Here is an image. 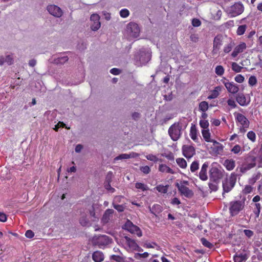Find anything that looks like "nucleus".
Segmentation results:
<instances>
[{
  "mask_svg": "<svg viewBox=\"0 0 262 262\" xmlns=\"http://www.w3.org/2000/svg\"><path fill=\"white\" fill-rule=\"evenodd\" d=\"M245 199H243L242 200H235L230 202L229 211L231 216L237 215L244 209L245 206Z\"/></svg>",
  "mask_w": 262,
  "mask_h": 262,
  "instance_id": "f257e3e1",
  "label": "nucleus"
},
{
  "mask_svg": "<svg viewBox=\"0 0 262 262\" xmlns=\"http://www.w3.org/2000/svg\"><path fill=\"white\" fill-rule=\"evenodd\" d=\"M182 126L181 123L175 122L169 128L168 132L171 139L174 141H177L181 136Z\"/></svg>",
  "mask_w": 262,
  "mask_h": 262,
  "instance_id": "f03ea898",
  "label": "nucleus"
},
{
  "mask_svg": "<svg viewBox=\"0 0 262 262\" xmlns=\"http://www.w3.org/2000/svg\"><path fill=\"white\" fill-rule=\"evenodd\" d=\"M189 183L187 181H182L180 183H177L176 186L177 187L181 195L185 196L186 198H191L193 196V191L190 190L188 186Z\"/></svg>",
  "mask_w": 262,
  "mask_h": 262,
  "instance_id": "7ed1b4c3",
  "label": "nucleus"
},
{
  "mask_svg": "<svg viewBox=\"0 0 262 262\" xmlns=\"http://www.w3.org/2000/svg\"><path fill=\"white\" fill-rule=\"evenodd\" d=\"M236 179L237 174L234 172H232L231 173L229 178L223 182L224 191L223 195H224V193H228L232 189L236 183Z\"/></svg>",
  "mask_w": 262,
  "mask_h": 262,
  "instance_id": "20e7f679",
  "label": "nucleus"
},
{
  "mask_svg": "<svg viewBox=\"0 0 262 262\" xmlns=\"http://www.w3.org/2000/svg\"><path fill=\"white\" fill-rule=\"evenodd\" d=\"M223 176V171L217 167H212L209 170L210 180L213 182L218 183Z\"/></svg>",
  "mask_w": 262,
  "mask_h": 262,
  "instance_id": "39448f33",
  "label": "nucleus"
},
{
  "mask_svg": "<svg viewBox=\"0 0 262 262\" xmlns=\"http://www.w3.org/2000/svg\"><path fill=\"white\" fill-rule=\"evenodd\" d=\"M123 229L127 230L132 234H136L138 237L142 235L141 229L137 226L135 225L129 220H127L123 226Z\"/></svg>",
  "mask_w": 262,
  "mask_h": 262,
  "instance_id": "423d86ee",
  "label": "nucleus"
},
{
  "mask_svg": "<svg viewBox=\"0 0 262 262\" xmlns=\"http://www.w3.org/2000/svg\"><path fill=\"white\" fill-rule=\"evenodd\" d=\"M111 242V239L107 235H101L93 239L94 245L98 246L99 248L108 245Z\"/></svg>",
  "mask_w": 262,
  "mask_h": 262,
  "instance_id": "0eeeda50",
  "label": "nucleus"
},
{
  "mask_svg": "<svg viewBox=\"0 0 262 262\" xmlns=\"http://www.w3.org/2000/svg\"><path fill=\"white\" fill-rule=\"evenodd\" d=\"M221 81L224 84L228 92L236 94L238 92L239 88L238 85L233 82H229V80L225 77H223Z\"/></svg>",
  "mask_w": 262,
  "mask_h": 262,
  "instance_id": "6e6552de",
  "label": "nucleus"
},
{
  "mask_svg": "<svg viewBox=\"0 0 262 262\" xmlns=\"http://www.w3.org/2000/svg\"><path fill=\"white\" fill-rule=\"evenodd\" d=\"M244 10L243 5L241 3H236L230 7L229 13L232 17H235L241 14Z\"/></svg>",
  "mask_w": 262,
  "mask_h": 262,
  "instance_id": "1a4fd4ad",
  "label": "nucleus"
},
{
  "mask_svg": "<svg viewBox=\"0 0 262 262\" xmlns=\"http://www.w3.org/2000/svg\"><path fill=\"white\" fill-rule=\"evenodd\" d=\"M183 155L187 159L191 158L195 154V148L190 145H184L182 147Z\"/></svg>",
  "mask_w": 262,
  "mask_h": 262,
  "instance_id": "9d476101",
  "label": "nucleus"
},
{
  "mask_svg": "<svg viewBox=\"0 0 262 262\" xmlns=\"http://www.w3.org/2000/svg\"><path fill=\"white\" fill-rule=\"evenodd\" d=\"M127 31L130 36L136 38L139 36L140 33L139 27L136 23H130L127 25Z\"/></svg>",
  "mask_w": 262,
  "mask_h": 262,
  "instance_id": "9b49d317",
  "label": "nucleus"
},
{
  "mask_svg": "<svg viewBox=\"0 0 262 262\" xmlns=\"http://www.w3.org/2000/svg\"><path fill=\"white\" fill-rule=\"evenodd\" d=\"M90 19L93 22L91 27L92 30L93 31L98 30L101 26L99 15L97 14H93L91 16Z\"/></svg>",
  "mask_w": 262,
  "mask_h": 262,
  "instance_id": "f8f14e48",
  "label": "nucleus"
},
{
  "mask_svg": "<svg viewBox=\"0 0 262 262\" xmlns=\"http://www.w3.org/2000/svg\"><path fill=\"white\" fill-rule=\"evenodd\" d=\"M235 119L237 122H238L241 126L244 127H249V121L247 118L243 114L240 113H234Z\"/></svg>",
  "mask_w": 262,
  "mask_h": 262,
  "instance_id": "ddd939ff",
  "label": "nucleus"
},
{
  "mask_svg": "<svg viewBox=\"0 0 262 262\" xmlns=\"http://www.w3.org/2000/svg\"><path fill=\"white\" fill-rule=\"evenodd\" d=\"M247 48L246 43L244 42H241L239 45L235 46L232 52L231 56L232 58L236 57L238 55L243 52Z\"/></svg>",
  "mask_w": 262,
  "mask_h": 262,
  "instance_id": "4468645a",
  "label": "nucleus"
},
{
  "mask_svg": "<svg viewBox=\"0 0 262 262\" xmlns=\"http://www.w3.org/2000/svg\"><path fill=\"white\" fill-rule=\"evenodd\" d=\"M48 11L53 16L57 17H60L62 14L61 9L55 5H50L47 7Z\"/></svg>",
  "mask_w": 262,
  "mask_h": 262,
  "instance_id": "2eb2a0df",
  "label": "nucleus"
},
{
  "mask_svg": "<svg viewBox=\"0 0 262 262\" xmlns=\"http://www.w3.org/2000/svg\"><path fill=\"white\" fill-rule=\"evenodd\" d=\"M126 248L127 251H134L136 249L138 248V244L136 243L135 241L132 238L125 236Z\"/></svg>",
  "mask_w": 262,
  "mask_h": 262,
  "instance_id": "dca6fc26",
  "label": "nucleus"
},
{
  "mask_svg": "<svg viewBox=\"0 0 262 262\" xmlns=\"http://www.w3.org/2000/svg\"><path fill=\"white\" fill-rule=\"evenodd\" d=\"M209 166L208 162H205L202 166L201 170L199 172V178L202 181H206L208 179L207 174V168Z\"/></svg>",
  "mask_w": 262,
  "mask_h": 262,
  "instance_id": "f3484780",
  "label": "nucleus"
},
{
  "mask_svg": "<svg viewBox=\"0 0 262 262\" xmlns=\"http://www.w3.org/2000/svg\"><path fill=\"white\" fill-rule=\"evenodd\" d=\"M149 211L153 214L156 217L163 211V207L159 204H154L152 207H149Z\"/></svg>",
  "mask_w": 262,
  "mask_h": 262,
  "instance_id": "a211bd4d",
  "label": "nucleus"
},
{
  "mask_svg": "<svg viewBox=\"0 0 262 262\" xmlns=\"http://www.w3.org/2000/svg\"><path fill=\"white\" fill-rule=\"evenodd\" d=\"M114 213V211L112 209H106L101 219L102 222L104 224H106L108 222L111 217L113 216V215Z\"/></svg>",
  "mask_w": 262,
  "mask_h": 262,
  "instance_id": "6ab92c4d",
  "label": "nucleus"
},
{
  "mask_svg": "<svg viewBox=\"0 0 262 262\" xmlns=\"http://www.w3.org/2000/svg\"><path fill=\"white\" fill-rule=\"evenodd\" d=\"M138 156V154L136 152H132L129 154H122L119 155L118 156L116 157V158H115L114 160L117 161V160H122V159H129L131 158H136Z\"/></svg>",
  "mask_w": 262,
  "mask_h": 262,
  "instance_id": "aec40b11",
  "label": "nucleus"
},
{
  "mask_svg": "<svg viewBox=\"0 0 262 262\" xmlns=\"http://www.w3.org/2000/svg\"><path fill=\"white\" fill-rule=\"evenodd\" d=\"M190 136L192 140L195 142L199 143V138L198 137V131L196 126L192 124L190 130Z\"/></svg>",
  "mask_w": 262,
  "mask_h": 262,
  "instance_id": "412c9836",
  "label": "nucleus"
},
{
  "mask_svg": "<svg viewBox=\"0 0 262 262\" xmlns=\"http://www.w3.org/2000/svg\"><path fill=\"white\" fill-rule=\"evenodd\" d=\"M256 158L255 157H252V163L248 164L245 166H242L240 167V171L244 173L246 172L247 170L254 167L256 166Z\"/></svg>",
  "mask_w": 262,
  "mask_h": 262,
  "instance_id": "4be33fe9",
  "label": "nucleus"
},
{
  "mask_svg": "<svg viewBox=\"0 0 262 262\" xmlns=\"http://www.w3.org/2000/svg\"><path fill=\"white\" fill-rule=\"evenodd\" d=\"M104 258L103 253L100 251H95L92 254V259L95 262H101Z\"/></svg>",
  "mask_w": 262,
  "mask_h": 262,
  "instance_id": "5701e85b",
  "label": "nucleus"
},
{
  "mask_svg": "<svg viewBox=\"0 0 262 262\" xmlns=\"http://www.w3.org/2000/svg\"><path fill=\"white\" fill-rule=\"evenodd\" d=\"M222 88L221 86H217L211 91V94L209 95L207 99H213L216 98L220 95V92L222 91Z\"/></svg>",
  "mask_w": 262,
  "mask_h": 262,
  "instance_id": "b1692460",
  "label": "nucleus"
},
{
  "mask_svg": "<svg viewBox=\"0 0 262 262\" xmlns=\"http://www.w3.org/2000/svg\"><path fill=\"white\" fill-rule=\"evenodd\" d=\"M223 165L227 170L231 171L233 170L235 166V161L232 159H226L225 160Z\"/></svg>",
  "mask_w": 262,
  "mask_h": 262,
  "instance_id": "393cba45",
  "label": "nucleus"
},
{
  "mask_svg": "<svg viewBox=\"0 0 262 262\" xmlns=\"http://www.w3.org/2000/svg\"><path fill=\"white\" fill-rule=\"evenodd\" d=\"M158 170L163 173L174 174V171L166 164H161L159 166Z\"/></svg>",
  "mask_w": 262,
  "mask_h": 262,
  "instance_id": "a878e982",
  "label": "nucleus"
},
{
  "mask_svg": "<svg viewBox=\"0 0 262 262\" xmlns=\"http://www.w3.org/2000/svg\"><path fill=\"white\" fill-rule=\"evenodd\" d=\"M222 45V36L217 35L215 37L213 40V51L215 50L218 51L221 46Z\"/></svg>",
  "mask_w": 262,
  "mask_h": 262,
  "instance_id": "bb28decb",
  "label": "nucleus"
},
{
  "mask_svg": "<svg viewBox=\"0 0 262 262\" xmlns=\"http://www.w3.org/2000/svg\"><path fill=\"white\" fill-rule=\"evenodd\" d=\"M236 100L241 106H246L248 104V102H246L245 96L242 94H239L237 95Z\"/></svg>",
  "mask_w": 262,
  "mask_h": 262,
  "instance_id": "cd10ccee",
  "label": "nucleus"
},
{
  "mask_svg": "<svg viewBox=\"0 0 262 262\" xmlns=\"http://www.w3.org/2000/svg\"><path fill=\"white\" fill-rule=\"evenodd\" d=\"M247 259V255L244 253H236L234 256V262H244Z\"/></svg>",
  "mask_w": 262,
  "mask_h": 262,
  "instance_id": "c85d7f7f",
  "label": "nucleus"
},
{
  "mask_svg": "<svg viewBox=\"0 0 262 262\" xmlns=\"http://www.w3.org/2000/svg\"><path fill=\"white\" fill-rule=\"evenodd\" d=\"M202 134L204 140L207 142H212L214 140L210 139V133L208 129H203L202 130Z\"/></svg>",
  "mask_w": 262,
  "mask_h": 262,
  "instance_id": "c756f323",
  "label": "nucleus"
},
{
  "mask_svg": "<svg viewBox=\"0 0 262 262\" xmlns=\"http://www.w3.org/2000/svg\"><path fill=\"white\" fill-rule=\"evenodd\" d=\"M212 142L213 143V148L215 149V152L216 154H220V152H222L223 150V146L222 144L214 140Z\"/></svg>",
  "mask_w": 262,
  "mask_h": 262,
  "instance_id": "7c9ffc66",
  "label": "nucleus"
},
{
  "mask_svg": "<svg viewBox=\"0 0 262 262\" xmlns=\"http://www.w3.org/2000/svg\"><path fill=\"white\" fill-rule=\"evenodd\" d=\"M261 208V205L259 203H255L254 205L253 213L256 217H258L259 216Z\"/></svg>",
  "mask_w": 262,
  "mask_h": 262,
  "instance_id": "2f4dec72",
  "label": "nucleus"
},
{
  "mask_svg": "<svg viewBox=\"0 0 262 262\" xmlns=\"http://www.w3.org/2000/svg\"><path fill=\"white\" fill-rule=\"evenodd\" d=\"M209 108V104L207 101H203L199 104V109L202 112H206Z\"/></svg>",
  "mask_w": 262,
  "mask_h": 262,
  "instance_id": "473e14b6",
  "label": "nucleus"
},
{
  "mask_svg": "<svg viewBox=\"0 0 262 262\" xmlns=\"http://www.w3.org/2000/svg\"><path fill=\"white\" fill-rule=\"evenodd\" d=\"M176 162L179 166L182 169H185L187 167V162L184 158H179L176 159Z\"/></svg>",
  "mask_w": 262,
  "mask_h": 262,
  "instance_id": "72a5a7b5",
  "label": "nucleus"
},
{
  "mask_svg": "<svg viewBox=\"0 0 262 262\" xmlns=\"http://www.w3.org/2000/svg\"><path fill=\"white\" fill-rule=\"evenodd\" d=\"M254 187L250 185H246L242 189V192L244 195H247L253 192Z\"/></svg>",
  "mask_w": 262,
  "mask_h": 262,
  "instance_id": "f704fd0d",
  "label": "nucleus"
},
{
  "mask_svg": "<svg viewBox=\"0 0 262 262\" xmlns=\"http://www.w3.org/2000/svg\"><path fill=\"white\" fill-rule=\"evenodd\" d=\"M168 185H157L155 189H156L158 192L166 193L168 191Z\"/></svg>",
  "mask_w": 262,
  "mask_h": 262,
  "instance_id": "c9c22d12",
  "label": "nucleus"
},
{
  "mask_svg": "<svg viewBox=\"0 0 262 262\" xmlns=\"http://www.w3.org/2000/svg\"><path fill=\"white\" fill-rule=\"evenodd\" d=\"M69 58L67 56L59 57L55 59V62L57 64H64L68 61Z\"/></svg>",
  "mask_w": 262,
  "mask_h": 262,
  "instance_id": "e433bc0d",
  "label": "nucleus"
},
{
  "mask_svg": "<svg viewBox=\"0 0 262 262\" xmlns=\"http://www.w3.org/2000/svg\"><path fill=\"white\" fill-rule=\"evenodd\" d=\"M135 187L137 189H140L143 191L148 189V187L146 185L140 182H137L135 184Z\"/></svg>",
  "mask_w": 262,
  "mask_h": 262,
  "instance_id": "4c0bfd02",
  "label": "nucleus"
},
{
  "mask_svg": "<svg viewBox=\"0 0 262 262\" xmlns=\"http://www.w3.org/2000/svg\"><path fill=\"white\" fill-rule=\"evenodd\" d=\"M199 168V163L198 161H194L190 165V171L192 172H196Z\"/></svg>",
  "mask_w": 262,
  "mask_h": 262,
  "instance_id": "58836bf2",
  "label": "nucleus"
},
{
  "mask_svg": "<svg viewBox=\"0 0 262 262\" xmlns=\"http://www.w3.org/2000/svg\"><path fill=\"white\" fill-rule=\"evenodd\" d=\"M149 254L147 252H145L143 253H137L135 254L134 258L136 259H140L142 258H147L149 256Z\"/></svg>",
  "mask_w": 262,
  "mask_h": 262,
  "instance_id": "ea45409f",
  "label": "nucleus"
},
{
  "mask_svg": "<svg viewBox=\"0 0 262 262\" xmlns=\"http://www.w3.org/2000/svg\"><path fill=\"white\" fill-rule=\"evenodd\" d=\"M225 72V69L222 66H217L215 69V72L218 76H222Z\"/></svg>",
  "mask_w": 262,
  "mask_h": 262,
  "instance_id": "a19ab883",
  "label": "nucleus"
},
{
  "mask_svg": "<svg viewBox=\"0 0 262 262\" xmlns=\"http://www.w3.org/2000/svg\"><path fill=\"white\" fill-rule=\"evenodd\" d=\"M247 26L246 25H243L239 26L236 31V34L237 35H243L246 30Z\"/></svg>",
  "mask_w": 262,
  "mask_h": 262,
  "instance_id": "79ce46f5",
  "label": "nucleus"
},
{
  "mask_svg": "<svg viewBox=\"0 0 262 262\" xmlns=\"http://www.w3.org/2000/svg\"><path fill=\"white\" fill-rule=\"evenodd\" d=\"M231 68L232 70L236 73L241 72L243 69V67L238 65L236 62H232Z\"/></svg>",
  "mask_w": 262,
  "mask_h": 262,
  "instance_id": "37998d69",
  "label": "nucleus"
},
{
  "mask_svg": "<svg viewBox=\"0 0 262 262\" xmlns=\"http://www.w3.org/2000/svg\"><path fill=\"white\" fill-rule=\"evenodd\" d=\"M146 158L147 160L154 162H157L158 161L162 162V159H159L155 155H154L152 154H149L146 156Z\"/></svg>",
  "mask_w": 262,
  "mask_h": 262,
  "instance_id": "c03bdc74",
  "label": "nucleus"
},
{
  "mask_svg": "<svg viewBox=\"0 0 262 262\" xmlns=\"http://www.w3.org/2000/svg\"><path fill=\"white\" fill-rule=\"evenodd\" d=\"M79 223L82 226H88L89 225V220L85 216H82L80 218Z\"/></svg>",
  "mask_w": 262,
  "mask_h": 262,
  "instance_id": "a18cd8bd",
  "label": "nucleus"
},
{
  "mask_svg": "<svg viewBox=\"0 0 262 262\" xmlns=\"http://www.w3.org/2000/svg\"><path fill=\"white\" fill-rule=\"evenodd\" d=\"M111 259L117 262H125V258L120 255H112L111 256Z\"/></svg>",
  "mask_w": 262,
  "mask_h": 262,
  "instance_id": "49530a36",
  "label": "nucleus"
},
{
  "mask_svg": "<svg viewBox=\"0 0 262 262\" xmlns=\"http://www.w3.org/2000/svg\"><path fill=\"white\" fill-rule=\"evenodd\" d=\"M201 241L203 245L207 248H212L213 247V244L208 241L205 238H202Z\"/></svg>",
  "mask_w": 262,
  "mask_h": 262,
  "instance_id": "de8ad7c7",
  "label": "nucleus"
},
{
  "mask_svg": "<svg viewBox=\"0 0 262 262\" xmlns=\"http://www.w3.org/2000/svg\"><path fill=\"white\" fill-rule=\"evenodd\" d=\"M234 43L232 42L227 44L224 47L223 51L225 53L227 54L229 53L232 49L233 47Z\"/></svg>",
  "mask_w": 262,
  "mask_h": 262,
  "instance_id": "09e8293b",
  "label": "nucleus"
},
{
  "mask_svg": "<svg viewBox=\"0 0 262 262\" xmlns=\"http://www.w3.org/2000/svg\"><path fill=\"white\" fill-rule=\"evenodd\" d=\"M200 125L204 129H208L209 126V122L207 120L201 119L200 121Z\"/></svg>",
  "mask_w": 262,
  "mask_h": 262,
  "instance_id": "8fccbe9b",
  "label": "nucleus"
},
{
  "mask_svg": "<svg viewBox=\"0 0 262 262\" xmlns=\"http://www.w3.org/2000/svg\"><path fill=\"white\" fill-rule=\"evenodd\" d=\"M143 246L146 248H154L155 247L158 246V245L155 242L149 243L146 242L144 243Z\"/></svg>",
  "mask_w": 262,
  "mask_h": 262,
  "instance_id": "3c124183",
  "label": "nucleus"
},
{
  "mask_svg": "<svg viewBox=\"0 0 262 262\" xmlns=\"http://www.w3.org/2000/svg\"><path fill=\"white\" fill-rule=\"evenodd\" d=\"M231 151L235 154H238L242 151V147L239 145L236 144L233 147Z\"/></svg>",
  "mask_w": 262,
  "mask_h": 262,
  "instance_id": "603ef678",
  "label": "nucleus"
},
{
  "mask_svg": "<svg viewBox=\"0 0 262 262\" xmlns=\"http://www.w3.org/2000/svg\"><path fill=\"white\" fill-rule=\"evenodd\" d=\"M247 138L252 142H254L256 140V135L253 131H250L247 133Z\"/></svg>",
  "mask_w": 262,
  "mask_h": 262,
  "instance_id": "864d4df0",
  "label": "nucleus"
},
{
  "mask_svg": "<svg viewBox=\"0 0 262 262\" xmlns=\"http://www.w3.org/2000/svg\"><path fill=\"white\" fill-rule=\"evenodd\" d=\"M259 179V177L257 174H254L252 176V178H250L248 180L249 183L250 185L252 186L254 184V183L256 182V181Z\"/></svg>",
  "mask_w": 262,
  "mask_h": 262,
  "instance_id": "5fc2aeb1",
  "label": "nucleus"
},
{
  "mask_svg": "<svg viewBox=\"0 0 262 262\" xmlns=\"http://www.w3.org/2000/svg\"><path fill=\"white\" fill-rule=\"evenodd\" d=\"M249 84L251 86L255 85L257 83V79L255 76H251L249 77L248 80Z\"/></svg>",
  "mask_w": 262,
  "mask_h": 262,
  "instance_id": "6e6d98bb",
  "label": "nucleus"
},
{
  "mask_svg": "<svg viewBox=\"0 0 262 262\" xmlns=\"http://www.w3.org/2000/svg\"><path fill=\"white\" fill-rule=\"evenodd\" d=\"M113 205L114 208L119 212L124 211L125 209V206L123 205H117L114 203Z\"/></svg>",
  "mask_w": 262,
  "mask_h": 262,
  "instance_id": "4d7b16f0",
  "label": "nucleus"
},
{
  "mask_svg": "<svg viewBox=\"0 0 262 262\" xmlns=\"http://www.w3.org/2000/svg\"><path fill=\"white\" fill-rule=\"evenodd\" d=\"M129 14V12L127 9H122L120 12V15L122 17L125 18Z\"/></svg>",
  "mask_w": 262,
  "mask_h": 262,
  "instance_id": "13d9d810",
  "label": "nucleus"
},
{
  "mask_svg": "<svg viewBox=\"0 0 262 262\" xmlns=\"http://www.w3.org/2000/svg\"><path fill=\"white\" fill-rule=\"evenodd\" d=\"M140 170L144 174H148L151 170L148 166H142L140 168Z\"/></svg>",
  "mask_w": 262,
  "mask_h": 262,
  "instance_id": "bf43d9fd",
  "label": "nucleus"
},
{
  "mask_svg": "<svg viewBox=\"0 0 262 262\" xmlns=\"http://www.w3.org/2000/svg\"><path fill=\"white\" fill-rule=\"evenodd\" d=\"M234 79L238 83H242L244 82L245 78L242 75L238 74L235 77Z\"/></svg>",
  "mask_w": 262,
  "mask_h": 262,
  "instance_id": "052dcab7",
  "label": "nucleus"
},
{
  "mask_svg": "<svg viewBox=\"0 0 262 262\" xmlns=\"http://www.w3.org/2000/svg\"><path fill=\"white\" fill-rule=\"evenodd\" d=\"M201 25V21L198 18H193L192 20V25L193 27H199Z\"/></svg>",
  "mask_w": 262,
  "mask_h": 262,
  "instance_id": "680f3d73",
  "label": "nucleus"
},
{
  "mask_svg": "<svg viewBox=\"0 0 262 262\" xmlns=\"http://www.w3.org/2000/svg\"><path fill=\"white\" fill-rule=\"evenodd\" d=\"M244 233L245 235L249 238L252 237L254 234L252 230L249 229H245L244 230Z\"/></svg>",
  "mask_w": 262,
  "mask_h": 262,
  "instance_id": "e2e57ef3",
  "label": "nucleus"
},
{
  "mask_svg": "<svg viewBox=\"0 0 262 262\" xmlns=\"http://www.w3.org/2000/svg\"><path fill=\"white\" fill-rule=\"evenodd\" d=\"M112 175L113 174L112 172H108L106 175L105 181L104 183H111L112 181Z\"/></svg>",
  "mask_w": 262,
  "mask_h": 262,
  "instance_id": "0e129e2a",
  "label": "nucleus"
},
{
  "mask_svg": "<svg viewBox=\"0 0 262 262\" xmlns=\"http://www.w3.org/2000/svg\"><path fill=\"white\" fill-rule=\"evenodd\" d=\"M228 105L231 106L232 108H235L236 107V104L234 100L229 99L227 100Z\"/></svg>",
  "mask_w": 262,
  "mask_h": 262,
  "instance_id": "69168bd1",
  "label": "nucleus"
},
{
  "mask_svg": "<svg viewBox=\"0 0 262 262\" xmlns=\"http://www.w3.org/2000/svg\"><path fill=\"white\" fill-rule=\"evenodd\" d=\"M25 236L29 238H31L34 236V232L31 230H28L25 233Z\"/></svg>",
  "mask_w": 262,
  "mask_h": 262,
  "instance_id": "338daca9",
  "label": "nucleus"
},
{
  "mask_svg": "<svg viewBox=\"0 0 262 262\" xmlns=\"http://www.w3.org/2000/svg\"><path fill=\"white\" fill-rule=\"evenodd\" d=\"M110 72L114 75H118L120 73L121 71L117 68H113L110 70Z\"/></svg>",
  "mask_w": 262,
  "mask_h": 262,
  "instance_id": "774afa93",
  "label": "nucleus"
}]
</instances>
